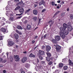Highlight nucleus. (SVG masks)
Masks as SVG:
<instances>
[{
    "label": "nucleus",
    "mask_w": 73,
    "mask_h": 73,
    "mask_svg": "<svg viewBox=\"0 0 73 73\" xmlns=\"http://www.w3.org/2000/svg\"><path fill=\"white\" fill-rule=\"evenodd\" d=\"M54 46L56 49L57 52H60V49H61V47L60 46L57 44H54Z\"/></svg>",
    "instance_id": "obj_1"
},
{
    "label": "nucleus",
    "mask_w": 73,
    "mask_h": 73,
    "mask_svg": "<svg viewBox=\"0 0 73 73\" xmlns=\"http://www.w3.org/2000/svg\"><path fill=\"white\" fill-rule=\"evenodd\" d=\"M13 57L14 58L15 60V61L17 62L20 61V59H19V56L17 55H16V56L14 55Z\"/></svg>",
    "instance_id": "obj_2"
},
{
    "label": "nucleus",
    "mask_w": 73,
    "mask_h": 73,
    "mask_svg": "<svg viewBox=\"0 0 73 73\" xmlns=\"http://www.w3.org/2000/svg\"><path fill=\"white\" fill-rule=\"evenodd\" d=\"M47 23L48 24H49V25H50L49 27L50 28L51 27V26L53 25V24H54V21H53L52 20H50Z\"/></svg>",
    "instance_id": "obj_3"
},
{
    "label": "nucleus",
    "mask_w": 73,
    "mask_h": 73,
    "mask_svg": "<svg viewBox=\"0 0 73 73\" xmlns=\"http://www.w3.org/2000/svg\"><path fill=\"white\" fill-rule=\"evenodd\" d=\"M59 34L60 35V36L61 37H62V38L63 39H64L65 38V35H64L63 33L62 32H59Z\"/></svg>",
    "instance_id": "obj_4"
},
{
    "label": "nucleus",
    "mask_w": 73,
    "mask_h": 73,
    "mask_svg": "<svg viewBox=\"0 0 73 73\" xmlns=\"http://www.w3.org/2000/svg\"><path fill=\"white\" fill-rule=\"evenodd\" d=\"M27 60V57H24L21 60V62L23 63H24V62H26Z\"/></svg>",
    "instance_id": "obj_5"
},
{
    "label": "nucleus",
    "mask_w": 73,
    "mask_h": 73,
    "mask_svg": "<svg viewBox=\"0 0 73 73\" xmlns=\"http://www.w3.org/2000/svg\"><path fill=\"white\" fill-rule=\"evenodd\" d=\"M67 31H68V32H71L72 31V29H73V28L71 25H69L68 26V27L67 28Z\"/></svg>",
    "instance_id": "obj_6"
},
{
    "label": "nucleus",
    "mask_w": 73,
    "mask_h": 73,
    "mask_svg": "<svg viewBox=\"0 0 73 73\" xmlns=\"http://www.w3.org/2000/svg\"><path fill=\"white\" fill-rule=\"evenodd\" d=\"M55 39L56 41H58L60 40V36H59L58 35L56 36L55 38Z\"/></svg>",
    "instance_id": "obj_7"
},
{
    "label": "nucleus",
    "mask_w": 73,
    "mask_h": 73,
    "mask_svg": "<svg viewBox=\"0 0 73 73\" xmlns=\"http://www.w3.org/2000/svg\"><path fill=\"white\" fill-rule=\"evenodd\" d=\"M46 50L47 52H49V50L51 49V47L49 46H47L46 47Z\"/></svg>",
    "instance_id": "obj_8"
},
{
    "label": "nucleus",
    "mask_w": 73,
    "mask_h": 73,
    "mask_svg": "<svg viewBox=\"0 0 73 73\" xmlns=\"http://www.w3.org/2000/svg\"><path fill=\"white\" fill-rule=\"evenodd\" d=\"M68 27V25L65 23H64L63 25V28L64 29L65 31L66 29Z\"/></svg>",
    "instance_id": "obj_9"
},
{
    "label": "nucleus",
    "mask_w": 73,
    "mask_h": 73,
    "mask_svg": "<svg viewBox=\"0 0 73 73\" xmlns=\"http://www.w3.org/2000/svg\"><path fill=\"white\" fill-rule=\"evenodd\" d=\"M25 3H23V2L22 0H21V1L19 2L17 4V5H24Z\"/></svg>",
    "instance_id": "obj_10"
},
{
    "label": "nucleus",
    "mask_w": 73,
    "mask_h": 73,
    "mask_svg": "<svg viewBox=\"0 0 73 73\" xmlns=\"http://www.w3.org/2000/svg\"><path fill=\"white\" fill-rule=\"evenodd\" d=\"M8 44L9 45H10V46H12L15 44V42L12 41H9V42Z\"/></svg>",
    "instance_id": "obj_11"
},
{
    "label": "nucleus",
    "mask_w": 73,
    "mask_h": 73,
    "mask_svg": "<svg viewBox=\"0 0 73 73\" xmlns=\"http://www.w3.org/2000/svg\"><path fill=\"white\" fill-rule=\"evenodd\" d=\"M51 42L53 43V44H57V40H56L52 39L51 40Z\"/></svg>",
    "instance_id": "obj_12"
},
{
    "label": "nucleus",
    "mask_w": 73,
    "mask_h": 73,
    "mask_svg": "<svg viewBox=\"0 0 73 73\" xmlns=\"http://www.w3.org/2000/svg\"><path fill=\"white\" fill-rule=\"evenodd\" d=\"M38 52L41 55H44L45 54L44 51H42L41 50H39Z\"/></svg>",
    "instance_id": "obj_13"
},
{
    "label": "nucleus",
    "mask_w": 73,
    "mask_h": 73,
    "mask_svg": "<svg viewBox=\"0 0 73 73\" xmlns=\"http://www.w3.org/2000/svg\"><path fill=\"white\" fill-rule=\"evenodd\" d=\"M14 37L15 38H16V40L19 38V35H18V34H15L14 35Z\"/></svg>",
    "instance_id": "obj_14"
},
{
    "label": "nucleus",
    "mask_w": 73,
    "mask_h": 73,
    "mask_svg": "<svg viewBox=\"0 0 73 73\" xmlns=\"http://www.w3.org/2000/svg\"><path fill=\"white\" fill-rule=\"evenodd\" d=\"M69 65H70L71 66H73V62H72V61L70 60L69 59Z\"/></svg>",
    "instance_id": "obj_15"
},
{
    "label": "nucleus",
    "mask_w": 73,
    "mask_h": 73,
    "mask_svg": "<svg viewBox=\"0 0 73 73\" xmlns=\"http://www.w3.org/2000/svg\"><path fill=\"white\" fill-rule=\"evenodd\" d=\"M31 28V26L29 25H28L26 27V28L27 30H30Z\"/></svg>",
    "instance_id": "obj_16"
},
{
    "label": "nucleus",
    "mask_w": 73,
    "mask_h": 73,
    "mask_svg": "<svg viewBox=\"0 0 73 73\" xmlns=\"http://www.w3.org/2000/svg\"><path fill=\"white\" fill-rule=\"evenodd\" d=\"M17 28L18 29L22 30V29H23V27H21V26L20 25H17Z\"/></svg>",
    "instance_id": "obj_17"
},
{
    "label": "nucleus",
    "mask_w": 73,
    "mask_h": 73,
    "mask_svg": "<svg viewBox=\"0 0 73 73\" xmlns=\"http://www.w3.org/2000/svg\"><path fill=\"white\" fill-rule=\"evenodd\" d=\"M60 31H61V32H62V33H63L65 31V30L62 27H60Z\"/></svg>",
    "instance_id": "obj_18"
},
{
    "label": "nucleus",
    "mask_w": 73,
    "mask_h": 73,
    "mask_svg": "<svg viewBox=\"0 0 73 73\" xmlns=\"http://www.w3.org/2000/svg\"><path fill=\"white\" fill-rule=\"evenodd\" d=\"M30 57H33V58H35V55L33 54L32 53H31L29 55Z\"/></svg>",
    "instance_id": "obj_19"
},
{
    "label": "nucleus",
    "mask_w": 73,
    "mask_h": 73,
    "mask_svg": "<svg viewBox=\"0 0 73 73\" xmlns=\"http://www.w3.org/2000/svg\"><path fill=\"white\" fill-rule=\"evenodd\" d=\"M40 63L42 65H45V64H46L45 61H40Z\"/></svg>",
    "instance_id": "obj_20"
},
{
    "label": "nucleus",
    "mask_w": 73,
    "mask_h": 73,
    "mask_svg": "<svg viewBox=\"0 0 73 73\" xmlns=\"http://www.w3.org/2000/svg\"><path fill=\"white\" fill-rule=\"evenodd\" d=\"M38 12L36 10H34L33 11V13L35 15H37Z\"/></svg>",
    "instance_id": "obj_21"
},
{
    "label": "nucleus",
    "mask_w": 73,
    "mask_h": 73,
    "mask_svg": "<svg viewBox=\"0 0 73 73\" xmlns=\"http://www.w3.org/2000/svg\"><path fill=\"white\" fill-rule=\"evenodd\" d=\"M63 33H64V34H65L66 35H68V33H69V31L65 30V31L63 32Z\"/></svg>",
    "instance_id": "obj_22"
},
{
    "label": "nucleus",
    "mask_w": 73,
    "mask_h": 73,
    "mask_svg": "<svg viewBox=\"0 0 73 73\" xmlns=\"http://www.w3.org/2000/svg\"><path fill=\"white\" fill-rule=\"evenodd\" d=\"M24 11V9L23 8H22L19 10L20 13H22V14L23 13Z\"/></svg>",
    "instance_id": "obj_23"
},
{
    "label": "nucleus",
    "mask_w": 73,
    "mask_h": 73,
    "mask_svg": "<svg viewBox=\"0 0 73 73\" xmlns=\"http://www.w3.org/2000/svg\"><path fill=\"white\" fill-rule=\"evenodd\" d=\"M42 66H39L38 68V70L40 71V72H41V71H42Z\"/></svg>",
    "instance_id": "obj_24"
},
{
    "label": "nucleus",
    "mask_w": 73,
    "mask_h": 73,
    "mask_svg": "<svg viewBox=\"0 0 73 73\" xmlns=\"http://www.w3.org/2000/svg\"><path fill=\"white\" fill-rule=\"evenodd\" d=\"M68 68V66H64L63 68V69L64 70H67Z\"/></svg>",
    "instance_id": "obj_25"
},
{
    "label": "nucleus",
    "mask_w": 73,
    "mask_h": 73,
    "mask_svg": "<svg viewBox=\"0 0 73 73\" xmlns=\"http://www.w3.org/2000/svg\"><path fill=\"white\" fill-rule=\"evenodd\" d=\"M1 31L3 32H6V29L4 28H2L1 29Z\"/></svg>",
    "instance_id": "obj_26"
},
{
    "label": "nucleus",
    "mask_w": 73,
    "mask_h": 73,
    "mask_svg": "<svg viewBox=\"0 0 73 73\" xmlns=\"http://www.w3.org/2000/svg\"><path fill=\"white\" fill-rule=\"evenodd\" d=\"M15 31H16V32L17 33H18V34H19V35H22V33H21V32H19V31L17 29H16L15 30Z\"/></svg>",
    "instance_id": "obj_27"
},
{
    "label": "nucleus",
    "mask_w": 73,
    "mask_h": 73,
    "mask_svg": "<svg viewBox=\"0 0 73 73\" xmlns=\"http://www.w3.org/2000/svg\"><path fill=\"white\" fill-rule=\"evenodd\" d=\"M63 65L64 64L62 63H60L59 64V68H62L63 67Z\"/></svg>",
    "instance_id": "obj_28"
},
{
    "label": "nucleus",
    "mask_w": 73,
    "mask_h": 73,
    "mask_svg": "<svg viewBox=\"0 0 73 73\" xmlns=\"http://www.w3.org/2000/svg\"><path fill=\"white\" fill-rule=\"evenodd\" d=\"M46 59L47 61H48V62H49V61H50V57H47L46 58Z\"/></svg>",
    "instance_id": "obj_29"
},
{
    "label": "nucleus",
    "mask_w": 73,
    "mask_h": 73,
    "mask_svg": "<svg viewBox=\"0 0 73 73\" xmlns=\"http://www.w3.org/2000/svg\"><path fill=\"white\" fill-rule=\"evenodd\" d=\"M46 54H47V56H48V57H51V53L49 52H46Z\"/></svg>",
    "instance_id": "obj_30"
},
{
    "label": "nucleus",
    "mask_w": 73,
    "mask_h": 73,
    "mask_svg": "<svg viewBox=\"0 0 73 73\" xmlns=\"http://www.w3.org/2000/svg\"><path fill=\"white\" fill-rule=\"evenodd\" d=\"M33 20L35 22L37 20V17H33Z\"/></svg>",
    "instance_id": "obj_31"
},
{
    "label": "nucleus",
    "mask_w": 73,
    "mask_h": 73,
    "mask_svg": "<svg viewBox=\"0 0 73 73\" xmlns=\"http://www.w3.org/2000/svg\"><path fill=\"white\" fill-rule=\"evenodd\" d=\"M30 66L29 65V64L27 63L25 65V66L27 68H28L29 67V66Z\"/></svg>",
    "instance_id": "obj_32"
},
{
    "label": "nucleus",
    "mask_w": 73,
    "mask_h": 73,
    "mask_svg": "<svg viewBox=\"0 0 73 73\" xmlns=\"http://www.w3.org/2000/svg\"><path fill=\"white\" fill-rule=\"evenodd\" d=\"M41 19H39L38 21V23L37 24L38 25H40V24L41 23Z\"/></svg>",
    "instance_id": "obj_33"
},
{
    "label": "nucleus",
    "mask_w": 73,
    "mask_h": 73,
    "mask_svg": "<svg viewBox=\"0 0 73 73\" xmlns=\"http://www.w3.org/2000/svg\"><path fill=\"white\" fill-rule=\"evenodd\" d=\"M20 7L18 6L15 9V11H17V10H18V9H20Z\"/></svg>",
    "instance_id": "obj_34"
},
{
    "label": "nucleus",
    "mask_w": 73,
    "mask_h": 73,
    "mask_svg": "<svg viewBox=\"0 0 73 73\" xmlns=\"http://www.w3.org/2000/svg\"><path fill=\"white\" fill-rule=\"evenodd\" d=\"M38 57H39L40 60H42V59H43V58L42 57V56H41V55L39 56Z\"/></svg>",
    "instance_id": "obj_35"
},
{
    "label": "nucleus",
    "mask_w": 73,
    "mask_h": 73,
    "mask_svg": "<svg viewBox=\"0 0 73 73\" xmlns=\"http://www.w3.org/2000/svg\"><path fill=\"white\" fill-rule=\"evenodd\" d=\"M31 10V9H28L26 11H25V13H28V12H29Z\"/></svg>",
    "instance_id": "obj_36"
},
{
    "label": "nucleus",
    "mask_w": 73,
    "mask_h": 73,
    "mask_svg": "<svg viewBox=\"0 0 73 73\" xmlns=\"http://www.w3.org/2000/svg\"><path fill=\"white\" fill-rule=\"evenodd\" d=\"M9 20L10 21H13L14 20V19L13 17H10Z\"/></svg>",
    "instance_id": "obj_37"
},
{
    "label": "nucleus",
    "mask_w": 73,
    "mask_h": 73,
    "mask_svg": "<svg viewBox=\"0 0 73 73\" xmlns=\"http://www.w3.org/2000/svg\"><path fill=\"white\" fill-rule=\"evenodd\" d=\"M47 69H48L47 67L46 66H44L43 69H44V70H47Z\"/></svg>",
    "instance_id": "obj_38"
},
{
    "label": "nucleus",
    "mask_w": 73,
    "mask_h": 73,
    "mask_svg": "<svg viewBox=\"0 0 73 73\" xmlns=\"http://www.w3.org/2000/svg\"><path fill=\"white\" fill-rule=\"evenodd\" d=\"M64 16H65V13H62L61 14V16L64 17Z\"/></svg>",
    "instance_id": "obj_39"
},
{
    "label": "nucleus",
    "mask_w": 73,
    "mask_h": 73,
    "mask_svg": "<svg viewBox=\"0 0 73 73\" xmlns=\"http://www.w3.org/2000/svg\"><path fill=\"white\" fill-rule=\"evenodd\" d=\"M58 6L56 7V8H57V9H59L60 8V7L59 6H60V7L61 6V5L60 4H58Z\"/></svg>",
    "instance_id": "obj_40"
},
{
    "label": "nucleus",
    "mask_w": 73,
    "mask_h": 73,
    "mask_svg": "<svg viewBox=\"0 0 73 73\" xmlns=\"http://www.w3.org/2000/svg\"><path fill=\"white\" fill-rule=\"evenodd\" d=\"M70 18L71 19H73V15L72 14H71L70 15Z\"/></svg>",
    "instance_id": "obj_41"
},
{
    "label": "nucleus",
    "mask_w": 73,
    "mask_h": 73,
    "mask_svg": "<svg viewBox=\"0 0 73 73\" xmlns=\"http://www.w3.org/2000/svg\"><path fill=\"white\" fill-rule=\"evenodd\" d=\"M45 48V46L44 45L42 46V49L43 50Z\"/></svg>",
    "instance_id": "obj_42"
},
{
    "label": "nucleus",
    "mask_w": 73,
    "mask_h": 73,
    "mask_svg": "<svg viewBox=\"0 0 73 73\" xmlns=\"http://www.w3.org/2000/svg\"><path fill=\"white\" fill-rule=\"evenodd\" d=\"M46 10V9H43L42 11V13H43V12H44V11H45Z\"/></svg>",
    "instance_id": "obj_43"
},
{
    "label": "nucleus",
    "mask_w": 73,
    "mask_h": 73,
    "mask_svg": "<svg viewBox=\"0 0 73 73\" xmlns=\"http://www.w3.org/2000/svg\"><path fill=\"white\" fill-rule=\"evenodd\" d=\"M39 4L40 6L41 5H42V4H43L41 1L39 2Z\"/></svg>",
    "instance_id": "obj_44"
},
{
    "label": "nucleus",
    "mask_w": 73,
    "mask_h": 73,
    "mask_svg": "<svg viewBox=\"0 0 73 73\" xmlns=\"http://www.w3.org/2000/svg\"><path fill=\"white\" fill-rule=\"evenodd\" d=\"M52 63H53L52 62V61H51L50 62L48 63V65H52Z\"/></svg>",
    "instance_id": "obj_45"
},
{
    "label": "nucleus",
    "mask_w": 73,
    "mask_h": 73,
    "mask_svg": "<svg viewBox=\"0 0 73 73\" xmlns=\"http://www.w3.org/2000/svg\"><path fill=\"white\" fill-rule=\"evenodd\" d=\"M54 73H58V70H56Z\"/></svg>",
    "instance_id": "obj_46"
},
{
    "label": "nucleus",
    "mask_w": 73,
    "mask_h": 73,
    "mask_svg": "<svg viewBox=\"0 0 73 73\" xmlns=\"http://www.w3.org/2000/svg\"><path fill=\"white\" fill-rule=\"evenodd\" d=\"M66 59H62V62H66Z\"/></svg>",
    "instance_id": "obj_47"
},
{
    "label": "nucleus",
    "mask_w": 73,
    "mask_h": 73,
    "mask_svg": "<svg viewBox=\"0 0 73 73\" xmlns=\"http://www.w3.org/2000/svg\"><path fill=\"white\" fill-rule=\"evenodd\" d=\"M60 12V11H58L57 12H56L55 13V14L56 15H58V14H59V13Z\"/></svg>",
    "instance_id": "obj_48"
},
{
    "label": "nucleus",
    "mask_w": 73,
    "mask_h": 73,
    "mask_svg": "<svg viewBox=\"0 0 73 73\" xmlns=\"http://www.w3.org/2000/svg\"><path fill=\"white\" fill-rule=\"evenodd\" d=\"M10 62H13V58L12 57H10Z\"/></svg>",
    "instance_id": "obj_49"
},
{
    "label": "nucleus",
    "mask_w": 73,
    "mask_h": 73,
    "mask_svg": "<svg viewBox=\"0 0 73 73\" xmlns=\"http://www.w3.org/2000/svg\"><path fill=\"white\" fill-rule=\"evenodd\" d=\"M54 1H52V2H51V4H52V5L53 6L54 5Z\"/></svg>",
    "instance_id": "obj_50"
},
{
    "label": "nucleus",
    "mask_w": 73,
    "mask_h": 73,
    "mask_svg": "<svg viewBox=\"0 0 73 73\" xmlns=\"http://www.w3.org/2000/svg\"><path fill=\"white\" fill-rule=\"evenodd\" d=\"M14 1L15 3H17V2H19V0H14Z\"/></svg>",
    "instance_id": "obj_51"
},
{
    "label": "nucleus",
    "mask_w": 73,
    "mask_h": 73,
    "mask_svg": "<svg viewBox=\"0 0 73 73\" xmlns=\"http://www.w3.org/2000/svg\"><path fill=\"white\" fill-rule=\"evenodd\" d=\"M22 17V16H20V17H17V19H21V17Z\"/></svg>",
    "instance_id": "obj_52"
},
{
    "label": "nucleus",
    "mask_w": 73,
    "mask_h": 73,
    "mask_svg": "<svg viewBox=\"0 0 73 73\" xmlns=\"http://www.w3.org/2000/svg\"><path fill=\"white\" fill-rule=\"evenodd\" d=\"M3 40V36H0V40Z\"/></svg>",
    "instance_id": "obj_53"
},
{
    "label": "nucleus",
    "mask_w": 73,
    "mask_h": 73,
    "mask_svg": "<svg viewBox=\"0 0 73 73\" xmlns=\"http://www.w3.org/2000/svg\"><path fill=\"white\" fill-rule=\"evenodd\" d=\"M41 2L43 3V4H44L45 3V2H44V0H42L41 1Z\"/></svg>",
    "instance_id": "obj_54"
},
{
    "label": "nucleus",
    "mask_w": 73,
    "mask_h": 73,
    "mask_svg": "<svg viewBox=\"0 0 73 73\" xmlns=\"http://www.w3.org/2000/svg\"><path fill=\"white\" fill-rule=\"evenodd\" d=\"M22 15V13L19 14H16V16H21Z\"/></svg>",
    "instance_id": "obj_55"
},
{
    "label": "nucleus",
    "mask_w": 73,
    "mask_h": 73,
    "mask_svg": "<svg viewBox=\"0 0 73 73\" xmlns=\"http://www.w3.org/2000/svg\"><path fill=\"white\" fill-rule=\"evenodd\" d=\"M35 40H33L32 41V44H34V43H35Z\"/></svg>",
    "instance_id": "obj_56"
},
{
    "label": "nucleus",
    "mask_w": 73,
    "mask_h": 73,
    "mask_svg": "<svg viewBox=\"0 0 73 73\" xmlns=\"http://www.w3.org/2000/svg\"><path fill=\"white\" fill-rule=\"evenodd\" d=\"M46 34L45 35H44V38H46Z\"/></svg>",
    "instance_id": "obj_57"
},
{
    "label": "nucleus",
    "mask_w": 73,
    "mask_h": 73,
    "mask_svg": "<svg viewBox=\"0 0 73 73\" xmlns=\"http://www.w3.org/2000/svg\"><path fill=\"white\" fill-rule=\"evenodd\" d=\"M6 22L7 23H8L9 24H11V22H10L8 21H6Z\"/></svg>",
    "instance_id": "obj_58"
},
{
    "label": "nucleus",
    "mask_w": 73,
    "mask_h": 73,
    "mask_svg": "<svg viewBox=\"0 0 73 73\" xmlns=\"http://www.w3.org/2000/svg\"><path fill=\"white\" fill-rule=\"evenodd\" d=\"M27 22H28V21L27 20H25V21L24 23H25V24H27Z\"/></svg>",
    "instance_id": "obj_59"
},
{
    "label": "nucleus",
    "mask_w": 73,
    "mask_h": 73,
    "mask_svg": "<svg viewBox=\"0 0 73 73\" xmlns=\"http://www.w3.org/2000/svg\"><path fill=\"white\" fill-rule=\"evenodd\" d=\"M38 47V45L36 46L35 48H34V50H35V49H36V48H37V47Z\"/></svg>",
    "instance_id": "obj_60"
},
{
    "label": "nucleus",
    "mask_w": 73,
    "mask_h": 73,
    "mask_svg": "<svg viewBox=\"0 0 73 73\" xmlns=\"http://www.w3.org/2000/svg\"><path fill=\"white\" fill-rule=\"evenodd\" d=\"M14 46H15V47L16 48H18V46L17 45L15 44L14 45Z\"/></svg>",
    "instance_id": "obj_61"
},
{
    "label": "nucleus",
    "mask_w": 73,
    "mask_h": 73,
    "mask_svg": "<svg viewBox=\"0 0 73 73\" xmlns=\"http://www.w3.org/2000/svg\"><path fill=\"white\" fill-rule=\"evenodd\" d=\"M66 10L68 12H69V7Z\"/></svg>",
    "instance_id": "obj_62"
},
{
    "label": "nucleus",
    "mask_w": 73,
    "mask_h": 73,
    "mask_svg": "<svg viewBox=\"0 0 73 73\" xmlns=\"http://www.w3.org/2000/svg\"><path fill=\"white\" fill-rule=\"evenodd\" d=\"M3 61V58H0V62H1Z\"/></svg>",
    "instance_id": "obj_63"
},
{
    "label": "nucleus",
    "mask_w": 73,
    "mask_h": 73,
    "mask_svg": "<svg viewBox=\"0 0 73 73\" xmlns=\"http://www.w3.org/2000/svg\"><path fill=\"white\" fill-rule=\"evenodd\" d=\"M64 4V2L62 1L61 2V4L62 5V4Z\"/></svg>",
    "instance_id": "obj_64"
}]
</instances>
